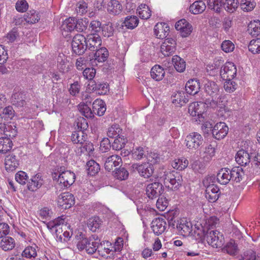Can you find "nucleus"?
I'll use <instances>...</instances> for the list:
<instances>
[{
	"label": "nucleus",
	"instance_id": "nucleus-58",
	"mask_svg": "<svg viewBox=\"0 0 260 260\" xmlns=\"http://www.w3.org/2000/svg\"><path fill=\"white\" fill-rule=\"evenodd\" d=\"M248 47L249 51L253 54L260 53V38L251 40Z\"/></svg>",
	"mask_w": 260,
	"mask_h": 260
},
{
	"label": "nucleus",
	"instance_id": "nucleus-34",
	"mask_svg": "<svg viewBox=\"0 0 260 260\" xmlns=\"http://www.w3.org/2000/svg\"><path fill=\"white\" fill-rule=\"evenodd\" d=\"M57 68L60 72H67L69 70V61L63 54H59L57 58Z\"/></svg>",
	"mask_w": 260,
	"mask_h": 260
},
{
	"label": "nucleus",
	"instance_id": "nucleus-17",
	"mask_svg": "<svg viewBox=\"0 0 260 260\" xmlns=\"http://www.w3.org/2000/svg\"><path fill=\"white\" fill-rule=\"evenodd\" d=\"M86 39L87 48L90 50L95 51L102 45V39L99 34H89Z\"/></svg>",
	"mask_w": 260,
	"mask_h": 260
},
{
	"label": "nucleus",
	"instance_id": "nucleus-55",
	"mask_svg": "<svg viewBox=\"0 0 260 260\" xmlns=\"http://www.w3.org/2000/svg\"><path fill=\"white\" fill-rule=\"evenodd\" d=\"M248 31L252 36H257L260 34V21L254 20L248 25Z\"/></svg>",
	"mask_w": 260,
	"mask_h": 260
},
{
	"label": "nucleus",
	"instance_id": "nucleus-20",
	"mask_svg": "<svg viewBox=\"0 0 260 260\" xmlns=\"http://www.w3.org/2000/svg\"><path fill=\"white\" fill-rule=\"evenodd\" d=\"M170 27L165 22L157 23L154 26V32L156 38L160 39L166 38L169 35Z\"/></svg>",
	"mask_w": 260,
	"mask_h": 260
},
{
	"label": "nucleus",
	"instance_id": "nucleus-46",
	"mask_svg": "<svg viewBox=\"0 0 260 260\" xmlns=\"http://www.w3.org/2000/svg\"><path fill=\"white\" fill-rule=\"evenodd\" d=\"M12 142L9 138H0V152L5 153L10 150L12 147Z\"/></svg>",
	"mask_w": 260,
	"mask_h": 260
},
{
	"label": "nucleus",
	"instance_id": "nucleus-62",
	"mask_svg": "<svg viewBox=\"0 0 260 260\" xmlns=\"http://www.w3.org/2000/svg\"><path fill=\"white\" fill-rule=\"evenodd\" d=\"M76 28L78 31H83L86 30L88 24V21L87 18H81L78 20L75 19Z\"/></svg>",
	"mask_w": 260,
	"mask_h": 260
},
{
	"label": "nucleus",
	"instance_id": "nucleus-63",
	"mask_svg": "<svg viewBox=\"0 0 260 260\" xmlns=\"http://www.w3.org/2000/svg\"><path fill=\"white\" fill-rule=\"evenodd\" d=\"M223 87L227 92H233L237 88L238 84L233 80V79L224 80Z\"/></svg>",
	"mask_w": 260,
	"mask_h": 260
},
{
	"label": "nucleus",
	"instance_id": "nucleus-21",
	"mask_svg": "<svg viewBox=\"0 0 260 260\" xmlns=\"http://www.w3.org/2000/svg\"><path fill=\"white\" fill-rule=\"evenodd\" d=\"M95 50L96 52L92 58L90 59L91 63L97 64V63L105 61L109 56L108 50L105 47H101Z\"/></svg>",
	"mask_w": 260,
	"mask_h": 260
},
{
	"label": "nucleus",
	"instance_id": "nucleus-43",
	"mask_svg": "<svg viewBox=\"0 0 260 260\" xmlns=\"http://www.w3.org/2000/svg\"><path fill=\"white\" fill-rule=\"evenodd\" d=\"M107 10L112 15H118L122 12V7L118 1H112L108 4Z\"/></svg>",
	"mask_w": 260,
	"mask_h": 260
},
{
	"label": "nucleus",
	"instance_id": "nucleus-51",
	"mask_svg": "<svg viewBox=\"0 0 260 260\" xmlns=\"http://www.w3.org/2000/svg\"><path fill=\"white\" fill-rule=\"evenodd\" d=\"M102 223V221L99 217L94 216L90 218L88 220L87 226L90 231L93 232L99 229Z\"/></svg>",
	"mask_w": 260,
	"mask_h": 260
},
{
	"label": "nucleus",
	"instance_id": "nucleus-33",
	"mask_svg": "<svg viewBox=\"0 0 260 260\" xmlns=\"http://www.w3.org/2000/svg\"><path fill=\"white\" fill-rule=\"evenodd\" d=\"M87 139V135L82 131L74 132L72 135V141L74 144L82 146Z\"/></svg>",
	"mask_w": 260,
	"mask_h": 260
},
{
	"label": "nucleus",
	"instance_id": "nucleus-42",
	"mask_svg": "<svg viewBox=\"0 0 260 260\" xmlns=\"http://www.w3.org/2000/svg\"><path fill=\"white\" fill-rule=\"evenodd\" d=\"M0 246L5 251L11 250L15 247V241L10 237H5L1 240Z\"/></svg>",
	"mask_w": 260,
	"mask_h": 260
},
{
	"label": "nucleus",
	"instance_id": "nucleus-24",
	"mask_svg": "<svg viewBox=\"0 0 260 260\" xmlns=\"http://www.w3.org/2000/svg\"><path fill=\"white\" fill-rule=\"evenodd\" d=\"M122 163L121 157L118 155H112L109 156L106 160L104 167L106 170L110 171L114 168L118 166Z\"/></svg>",
	"mask_w": 260,
	"mask_h": 260
},
{
	"label": "nucleus",
	"instance_id": "nucleus-64",
	"mask_svg": "<svg viewBox=\"0 0 260 260\" xmlns=\"http://www.w3.org/2000/svg\"><path fill=\"white\" fill-rule=\"evenodd\" d=\"M19 36L18 30L16 28H12L5 37V40L8 43H13Z\"/></svg>",
	"mask_w": 260,
	"mask_h": 260
},
{
	"label": "nucleus",
	"instance_id": "nucleus-8",
	"mask_svg": "<svg viewBox=\"0 0 260 260\" xmlns=\"http://www.w3.org/2000/svg\"><path fill=\"white\" fill-rule=\"evenodd\" d=\"M200 232L198 235L200 236V238L205 244L206 243L209 246L211 245V223L209 220L208 221L201 224V229H198Z\"/></svg>",
	"mask_w": 260,
	"mask_h": 260
},
{
	"label": "nucleus",
	"instance_id": "nucleus-53",
	"mask_svg": "<svg viewBox=\"0 0 260 260\" xmlns=\"http://www.w3.org/2000/svg\"><path fill=\"white\" fill-rule=\"evenodd\" d=\"M78 109L81 114L86 118H91L93 115L92 110L88 105L84 103H80L78 106Z\"/></svg>",
	"mask_w": 260,
	"mask_h": 260
},
{
	"label": "nucleus",
	"instance_id": "nucleus-12",
	"mask_svg": "<svg viewBox=\"0 0 260 260\" xmlns=\"http://www.w3.org/2000/svg\"><path fill=\"white\" fill-rule=\"evenodd\" d=\"M68 217L66 215H61L54 219L52 221V227L56 228V235H58L63 232V229H70V225L68 223Z\"/></svg>",
	"mask_w": 260,
	"mask_h": 260
},
{
	"label": "nucleus",
	"instance_id": "nucleus-31",
	"mask_svg": "<svg viewBox=\"0 0 260 260\" xmlns=\"http://www.w3.org/2000/svg\"><path fill=\"white\" fill-rule=\"evenodd\" d=\"M106 110L105 102L100 99L95 100L92 104V113L99 116H103Z\"/></svg>",
	"mask_w": 260,
	"mask_h": 260
},
{
	"label": "nucleus",
	"instance_id": "nucleus-18",
	"mask_svg": "<svg viewBox=\"0 0 260 260\" xmlns=\"http://www.w3.org/2000/svg\"><path fill=\"white\" fill-rule=\"evenodd\" d=\"M133 168L137 169L140 176L145 178H148L151 177L154 171L153 165L149 162L139 165H134Z\"/></svg>",
	"mask_w": 260,
	"mask_h": 260
},
{
	"label": "nucleus",
	"instance_id": "nucleus-49",
	"mask_svg": "<svg viewBox=\"0 0 260 260\" xmlns=\"http://www.w3.org/2000/svg\"><path fill=\"white\" fill-rule=\"evenodd\" d=\"M11 100L13 105L18 106H23L25 102L23 93L19 91H16V90H15V91L13 93Z\"/></svg>",
	"mask_w": 260,
	"mask_h": 260
},
{
	"label": "nucleus",
	"instance_id": "nucleus-5",
	"mask_svg": "<svg viewBox=\"0 0 260 260\" xmlns=\"http://www.w3.org/2000/svg\"><path fill=\"white\" fill-rule=\"evenodd\" d=\"M203 139L202 136L197 132L189 134L185 139V145L190 150H196L202 144Z\"/></svg>",
	"mask_w": 260,
	"mask_h": 260
},
{
	"label": "nucleus",
	"instance_id": "nucleus-2",
	"mask_svg": "<svg viewBox=\"0 0 260 260\" xmlns=\"http://www.w3.org/2000/svg\"><path fill=\"white\" fill-rule=\"evenodd\" d=\"M226 103L222 89L216 83L212 82V108H216L217 115L220 117H225L229 112Z\"/></svg>",
	"mask_w": 260,
	"mask_h": 260
},
{
	"label": "nucleus",
	"instance_id": "nucleus-27",
	"mask_svg": "<svg viewBox=\"0 0 260 260\" xmlns=\"http://www.w3.org/2000/svg\"><path fill=\"white\" fill-rule=\"evenodd\" d=\"M150 76L155 81H160L163 79L165 76V70L160 66L156 64L151 68Z\"/></svg>",
	"mask_w": 260,
	"mask_h": 260
},
{
	"label": "nucleus",
	"instance_id": "nucleus-23",
	"mask_svg": "<svg viewBox=\"0 0 260 260\" xmlns=\"http://www.w3.org/2000/svg\"><path fill=\"white\" fill-rule=\"evenodd\" d=\"M19 166V161L16 155L9 154L5 159V167L7 171L12 172L15 171Z\"/></svg>",
	"mask_w": 260,
	"mask_h": 260
},
{
	"label": "nucleus",
	"instance_id": "nucleus-45",
	"mask_svg": "<svg viewBox=\"0 0 260 260\" xmlns=\"http://www.w3.org/2000/svg\"><path fill=\"white\" fill-rule=\"evenodd\" d=\"M239 6L243 11L249 12L255 7L256 2L254 0H241L239 2Z\"/></svg>",
	"mask_w": 260,
	"mask_h": 260
},
{
	"label": "nucleus",
	"instance_id": "nucleus-35",
	"mask_svg": "<svg viewBox=\"0 0 260 260\" xmlns=\"http://www.w3.org/2000/svg\"><path fill=\"white\" fill-rule=\"evenodd\" d=\"M231 181L236 183L240 182L244 176L243 169L240 167H235L230 169Z\"/></svg>",
	"mask_w": 260,
	"mask_h": 260
},
{
	"label": "nucleus",
	"instance_id": "nucleus-40",
	"mask_svg": "<svg viewBox=\"0 0 260 260\" xmlns=\"http://www.w3.org/2000/svg\"><path fill=\"white\" fill-rule=\"evenodd\" d=\"M171 165L174 169L182 171L187 167L188 160L184 157L177 158L172 161Z\"/></svg>",
	"mask_w": 260,
	"mask_h": 260
},
{
	"label": "nucleus",
	"instance_id": "nucleus-56",
	"mask_svg": "<svg viewBox=\"0 0 260 260\" xmlns=\"http://www.w3.org/2000/svg\"><path fill=\"white\" fill-rule=\"evenodd\" d=\"M122 129L118 124H115L110 126L107 131V136L112 138H116L120 136Z\"/></svg>",
	"mask_w": 260,
	"mask_h": 260
},
{
	"label": "nucleus",
	"instance_id": "nucleus-14",
	"mask_svg": "<svg viewBox=\"0 0 260 260\" xmlns=\"http://www.w3.org/2000/svg\"><path fill=\"white\" fill-rule=\"evenodd\" d=\"M229 127L224 122L217 123L212 128V136L217 140L223 139L228 134Z\"/></svg>",
	"mask_w": 260,
	"mask_h": 260
},
{
	"label": "nucleus",
	"instance_id": "nucleus-10",
	"mask_svg": "<svg viewBox=\"0 0 260 260\" xmlns=\"http://www.w3.org/2000/svg\"><path fill=\"white\" fill-rule=\"evenodd\" d=\"M176 40L168 38L166 39L160 46V52L165 56L172 55L176 50Z\"/></svg>",
	"mask_w": 260,
	"mask_h": 260
},
{
	"label": "nucleus",
	"instance_id": "nucleus-30",
	"mask_svg": "<svg viewBox=\"0 0 260 260\" xmlns=\"http://www.w3.org/2000/svg\"><path fill=\"white\" fill-rule=\"evenodd\" d=\"M1 131L3 132L4 134L6 136V137L8 138L15 137L17 135L16 125L14 123L11 122L7 124H5L3 127V129H1Z\"/></svg>",
	"mask_w": 260,
	"mask_h": 260
},
{
	"label": "nucleus",
	"instance_id": "nucleus-57",
	"mask_svg": "<svg viewBox=\"0 0 260 260\" xmlns=\"http://www.w3.org/2000/svg\"><path fill=\"white\" fill-rule=\"evenodd\" d=\"M126 142V139L124 138V137H120L119 136L114 140L112 145V147L114 150H120L124 147Z\"/></svg>",
	"mask_w": 260,
	"mask_h": 260
},
{
	"label": "nucleus",
	"instance_id": "nucleus-41",
	"mask_svg": "<svg viewBox=\"0 0 260 260\" xmlns=\"http://www.w3.org/2000/svg\"><path fill=\"white\" fill-rule=\"evenodd\" d=\"M172 63L176 70L180 73L183 72L186 69V62L183 59L178 55H175L172 58Z\"/></svg>",
	"mask_w": 260,
	"mask_h": 260
},
{
	"label": "nucleus",
	"instance_id": "nucleus-4",
	"mask_svg": "<svg viewBox=\"0 0 260 260\" xmlns=\"http://www.w3.org/2000/svg\"><path fill=\"white\" fill-rule=\"evenodd\" d=\"M86 44V39L83 35L81 34L75 35L72 42L73 52L77 55L83 54L87 48Z\"/></svg>",
	"mask_w": 260,
	"mask_h": 260
},
{
	"label": "nucleus",
	"instance_id": "nucleus-47",
	"mask_svg": "<svg viewBox=\"0 0 260 260\" xmlns=\"http://www.w3.org/2000/svg\"><path fill=\"white\" fill-rule=\"evenodd\" d=\"M139 22V19L137 16H128L125 17L123 24L127 28L132 29L138 26Z\"/></svg>",
	"mask_w": 260,
	"mask_h": 260
},
{
	"label": "nucleus",
	"instance_id": "nucleus-11",
	"mask_svg": "<svg viewBox=\"0 0 260 260\" xmlns=\"http://www.w3.org/2000/svg\"><path fill=\"white\" fill-rule=\"evenodd\" d=\"M162 190V185L159 182H155L147 185L146 194L148 198L153 199L161 194Z\"/></svg>",
	"mask_w": 260,
	"mask_h": 260
},
{
	"label": "nucleus",
	"instance_id": "nucleus-9",
	"mask_svg": "<svg viewBox=\"0 0 260 260\" xmlns=\"http://www.w3.org/2000/svg\"><path fill=\"white\" fill-rule=\"evenodd\" d=\"M75 175L71 171H62L58 177V182L61 188L70 186L75 182Z\"/></svg>",
	"mask_w": 260,
	"mask_h": 260
},
{
	"label": "nucleus",
	"instance_id": "nucleus-48",
	"mask_svg": "<svg viewBox=\"0 0 260 260\" xmlns=\"http://www.w3.org/2000/svg\"><path fill=\"white\" fill-rule=\"evenodd\" d=\"M239 6V2L238 0H225L223 3L224 10L230 13L235 12Z\"/></svg>",
	"mask_w": 260,
	"mask_h": 260
},
{
	"label": "nucleus",
	"instance_id": "nucleus-36",
	"mask_svg": "<svg viewBox=\"0 0 260 260\" xmlns=\"http://www.w3.org/2000/svg\"><path fill=\"white\" fill-rule=\"evenodd\" d=\"M205 3L202 1H195L189 7V12L194 15L202 13L206 9Z\"/></svg>",
	"mask_w": 260,
	"mask_h": 260
},
{
	"label": "nucleus",
	"instance_id": "nucleus-15",
	"mask_svg": "<svg viewBox=\"0 0 260 260\" xmlns=\"http://www.w3.org/2000/svg\"><path fill=\"white\" fill-rule=\"evenodd\" d=\"M175 26L176 30L180 31L182 37L188 36L192 32L191 25L185 19L178 21Z\"/></svg>",
	"mask_w": 260,
	"mask_h": 260
},
{
	"label": "nucleus",
	"instance_id": "nucleus-7",
	"mask_svg": "<svg viewBox=\"0 0 260 260\" xmlns=\"http://www.w3.org/2000/svg\"><path fill=\"white\" fill-rule=\"evenodd\" d=\"M74 196L70 192H66L60 194L57 199V205L62 209L70 208L75 204Z\"/></svg>",
	"mask_w": 260,
	"mask_h": 260
},
{
	"label": "nucleus",
	"instance_id": "nucleus-26",
	"mask_svg": "<svg viewBox=\"0 0 260 260\" xmlns=\"http://www.w3.org/2000/svg\"><path fill=\"white\" fill-rule=\"evenodd\" d=\"M88 86L89 90H95L100 95H105L109 91V86L105 83H100L97 85L94 81H91L88 84Z\"/></svg>",
	"mask_w": 260,
	"mask_h": 260
},
{
	"label": "nucleus",
	"instance_id": "nucleus-19",
	"mask_svg": "<svg viewBox=\"0 0 260 260\" xmlns=\"http://www.w3.org/2000/svg\"><path fill=\"white\" fill-rule=\"evenodd\" d=\"M83 245L81 248L80 247H77V248L80 251L85 250L86 252L89 254H92L95 253L98 249L99 245V242H96L93 238H88L85 242L82 243Z\"/></svg>",
	"mask_w": 260,
	"mask_h": 260
},
{
	"label": "nucleus",
	"instance_id": "nucleus-32",
	"mask_svg": "<svg viewBox=\"0 0 260 260\" xmlns=\"http://www.w3.org/2000/svg\"><path fill=\"white\" fill-rule=\"evenodd\" d=\"M217 180L221 184H227L231 181L230 169L222 168L217 174Z\"/></svg>",
	"mask_w": 260,
	"mask_h": 260
},
{
	"label": "nucleus",
	"instance_id": "nucleus-59",
	"mask_svg": "<svg viewBox=\"0 0 260 260\" xmlns=\"http://www.w3.org/2000/svg\"><path fill=\"white\" fill-rule=\"evenodd\" d=\"M211 182V176L209 175L206 176L203 180V185L206 188L205 197L209 202L210 199H211V194H210V192H211V188L210 186Z\"/></svg>",
	"mask_w": 260,
	"mask_h": 260
},
{
	"label": "nucleus",
	"instance_id": "nucleus-6",
	"mask_svg": "<svg viewBox=\"0 0 260 260\" xmlns=\"http://www.w3.org/2000/svg\"><path fill=\"white\" fill-rule=\"evenodd\" d=\"M219 73L222 80L234 79L237 74V68L233 62H226L220 68Z\"/></svg>",
	"mask_w": 260,
	"mask_h": 260
},
{
	"label": "nucleus",
	"instance_id": "nucleus-60",
	"mask_svg": "<svg viewBox=\"0 0 260 260\" xmlns=\"http://www.w3.org/2000/svg\"><path fill=\"white\" fill-rule=\"evenodd\" d=\"M37 247L36 245L26 247L22 253V256L28 258L35 257L37 255L36 250Z\"/></svg>",
	"mask_w": 260,
	"mask_h": 260
},
{
	"label": "nucleus",
	"instance_id": "nucleus-3",
	"mask_svg": "<svg viewBox=\"0 0 260 260\" xmlns=\"http://www.w3.org/2000/svg\"><path fill=\"white\" fill-rule=\"evenodd\" d=\"M182 182V176L180 173L175 171L165 173L164 183L168 188L176 190L181 186Z\"/></svg>",
	"mask_w": 260,
	"mask_h": 260
},
{
	"label": "nucleus",
	"instance_id": "nucleus-25",
	"mask_svg": "<svg viewBox=\"0 0 260 260\" xmlns=\"http://www.w3.org/2000/svg\"><path fill=\"white\" fill-rule=\"evenodd\" d=\"M235 160L241 166H246L250 161V156L247 151L241 149L237 152Z\"/></svg>",
	"mask_w": 260,
	"mask_h": 260
},
{
	"label": "nucleus",
	"instance_id": "nucleus-16",
	"mask_svg": "<svg viewBox=\"0 0 260 260\" xmlns=\"http://www.w3.org/2000/svg\"><path fill=\"white\" fill-rule=\"evenodd\" d=\"M166 228L167 223L165 219L162 218H156L151 222V228L156 235L159 236L162 234L165 231Z\"/></svg>",
	"mask_w": 260,
	"mask_h": 260
},
{
	"label": "nucleus",
	"instance_id": "nucleus-22",
	"mask_svg": "<svg viewBox=\"0 0 260 260\" xmlns=\"http://www.w3.org/2000/svg\"><path fill=\"white\" fill-rule=\"evenodd\" d=\"M201 84L199 80L196 79H189L185 84V90L187 93L190 95L197 94L200 89Z\"/></svg>",
	"mask_w": 260,
	"mask_h": 260
},
{
	"label": "nucleus",
	"instance_id": "nucleus-13",
	"mask_svg": "<svg viewBox=\"0 0 260 260\" xmlns=\"http://www.w3.org/2000/svg\"><path fill=\"white\" fill-rule=\"evenodd\" d=\"M176 228L180 235L187 236L192 231V224L186 218H181L177 220Z\"/></svg>",
	"mask_w": 260,
	"mask_h": 260
},
{
	"label": "nucleus",
	"instance_id": "nucleus-1",
	"mask_svg": "<svg viewBox=\"0 0 260 260\" xmlns=\"http://www.w3.org/2000/svg\"><path fill=\"white\" fill-rule=\"evenodd\" d=\"M209 87L205 88V94L203 95V102H193L189 104L188 107V113L192 116H198L199 121H205L211 117V98L209 94Z\"/></svg>",
	"mask_w": 260,
	"mask_h": 260
},
{
	"label": "nucleus",
	"instance_id": "nucleus-39",
	"mask_svg": "<svg viewBox=\"0 0 260 260\" xmlns=\"http://www.w3.org/2000/svg\"><path fill=\"white\" fill-rule=\"evenodd\" d=\"M75 28V19L72 17H69L63 21L60 27L62 34L63 32H72Z\"/></svg>",
	"mask_w": 260,
	"mask_h": 260
},
{
	"label": "nucleus",
	"instance_id": "nucleus-44",
	"mask_svg": "<svg viewBox=\"0 0 260 260\" xmlns=\"http://www.w3.org/2000/svg\"><path fill=\"white\" fill-rule=\"evenodd\" d=\"M24 19L28 23H36L40 19V16L38 13L32 10H30L24 15Z\"/></svg>",
	"mask_w": 260,
	"mask_h": 260
},
{
	"label": "nucleus",
	"instance_id": "nucleus-52",
	"mask_svg": "<svg viewBox=\"0 0 260 260\" xmlns=\"http://www.w3.org/2000/svg\"><path fill=\"white\" fill-rule=\"evenodd\" d=\"M223 250L230 255H234L238 253V246L235 243L234 240H231L226 244Z\"/></svg>",
	"mask_w": 260,
	"mask_h": 260
},
{
	"label": "nucleus",
	"instance_id": "nucleus-29",
	"mask_svg": "<svg viewBox=\"0 0 260 260\" xmlns=\"http://www.w3.org/2000/svg\"><path fill=\"white\" fill-rule=\"evenodd\" d=\"M224 243V238L222 233L218 230L212 231V247L220 248Z\"/></svg>",
	"mask_w": 260,
	"mask_h": 260
},
{
	"label": "nucleus",
	"instance_id": "nucleus-61",
	"mask_svg": "<svg viewBox=\"0 0 260 260\" xmlns=\"http://www.w3.org/2000/svg\"><path fill=\"white\" fill-rule=\"evenodd\" d=\"M128 175V171L124 168H119L116 169L114 173V177L120 180L126 179Z\"/></svg>",
	"mask_w": 260,
	"mask_h": 260
},
{
	"label": "nucleus",
	"instance_id": "nucleus-28",
	"mask_svg": "<svg viewBox=\"0 0 260 260\" xmlns=\"http://www.w3.org/2000/svg\"><path fill=\"white\" fill-rule=\"evenodd\" d=\"M43 184V180L41 176L37 174L31 177L28 182L27 186V189L31 191L37 190L39 188L41 187Z\"/></svg>",
	"mask_w": 260,
	"mask_h": 260
},
{
	"label": "nucleus",
	"instance_id": "nucleus-54",
	"mask_svg": "<svg viewBox=\"0 0 260 260\" xmlns=\"http://www.w3.org/2000/svg\"><path fill=\"white\" fill-rule=\"evenodd\" d=\"M75 233V239L77 247H80V248H81V247H83L82 246L83 245L82 243L85 242L88 238L86 237L85 234L79 230H76Z\"/></svg>",
	"mask_w": 260,
	"mask_h": 260
},
{
	"label": "nucleus",
	"instance_id": "nucleus-50",
	"mask_svg": "<svg viewBox=\"0 0 260 260\" xmlns=\"http://www.w3.org/2000/svg\"><path fill=\"white\" fill-rule=\"evenodd\" d=\"M86 168L87 173L91 176L95 175L100 170V167L99 164L92 159L87 162Z\"/></svg>",
	"mask_w": 260,
	"mask_h": 260
},
{
	"label": "nucleus",
	"instance_id": "nucleus-38",
	"mask_svg": "<svg viewBox=\"0 0 260 260\" xmlns=\"http://www.w3.org/2000/svg\"><path fill=\"white\" fill-rule=\"evenodd\" d=\"M137 14L141 19L147 20L151 16V11L147 5L141 4L137 9Z\"/></svg>",
	"mask_w": 260,
	"mask_h": 260
},
{
	"label": "nucleus",
	"instance_id": "nucleus-37",
	"mask_svg": "<svg viewBox=\"0 0 260 260\" xmlns=\"http://www.w3.org/2000/svg\"><path fill=\"white\" fill-rule=\"evenodd\" d=\"M172 103L176 106H182L188 101L183 91H178L174 93L172 97Z\"/></svg>",
	"mask_w": 260,
	"mask_h": 260
}]
</instances>
